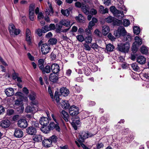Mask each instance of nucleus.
<instances>
[{
    "label": "nucleus",
    "mask_w": 149,
    "mask_h": 149,
    "mask_svg": "<svg viewBox=\"0 0 149 149\" xmlns=\"http://www.w3.org/2000/svg\"><path fill=\"white\" fill-rule=\"evenodd\" d=\"M130 47V43L128 42L120 43L118 44L117 49L119 51L126 53H127Z\"/></svg>",
    "instance_id": "obj_1"
},
{
    "label": "nucleus",
    "mask_w": 149,
    "mask_h": 149,
    "mask_svg": "<svg viewBox=\"0 0 149 149\" xmlns=\"http://www.w3.org/2000/svg\"><path fill=\"white\" fill-rule=\"evenodd\" d=\"M8 28L9 33L11 35H17L20 33V30L19 29H16L14 25L13 24H10Z\"/></svg>",
    "instance_id": "obj_2"
},
{
    "label": "nucleus",
    "mask_w": 149,
    "mask_h": 149,
    "mask_svg": "<svg viewBox=\"0 0 149 149\" xmlns=\"http://www.w3.org/2000/svg\"><path fill=\"white\" fill-rule=\"evenodd\" d=\"M71 124L75 130H77V125H79L80 122L77 116H72Z\"/></svg>",
    "instance_id": "obj_3"
},
{
    "label": "nucleus",
    "mask_w": 149,
    "mask_h": 149,
    "mask_svg": "<svg viewBox=\"0 0 149 149\" xmlns=\"http://www.w3.org/2000/svg\"><path fill=\"white\" fill-rule=\"evenodd\" d=\"M69 113L72 116H77L79 113L78 108L74 105L71 107L69 109Z\"/></svg>",
    "instance_id": "obj_4"
},
{
    "label": "nucleus",
    "mask_w": 149,
    "mask_h": 149,
    "mask_svg": "<svg viewBox=\"0 0 149 149\" xmlns=\"http://www.w3.org/2000/svg\"><path fill=\"white\" fill-rule=\"evenodd\" d=\"M29 99L31 101V103L32 104L37 105L38 104V102L36 99V93L34 92H31L29 94Z\"/></svg>",
    "instance_id": "obj_5"
},
{
    "label": "nucleus",
    "mask_w": 149,
    "mask_h": 149,
    "mask_svg": "<svg viewBox=\"0 0 149 149\" xmlns=\"http://www.w3.org/2000/svg\"><path fill=\"white\" fill-rule=\"evenodd\" d=\"M50 49L49 44L44 43L41 45V51L43 54H46L49 52Z\"/></svg>",
    "instance_id": "obj_6"
},
{
    "label": "nucleus",
    "mask_w": 149,
    "mask_h": 149,
    "mask_svg": "<svg viewBox=\"0 0 149 149\" xmlns=\"http://www.w3.org/2000/svg\"><path fill=\"white\" fill-rule=\"evenodd\" d=\"M105 21L108 23H112L114 25H118V22L117 21V19L115 18L112 16H109L105 18Z\"/></svg>",
    "instance_id": "obj_7"
},
{
    "label": "nucleus",
    "mask_w": 149,
    "mask_h": 149,
    "mask_svg": "<svg viewBox=\"0 0 149 149\" xmlns=\"http://www.w3.org/2000/svg\"><path fill=\"white\" fill-rule=\"evenodd\" d=\"M46 128H47L49 130V131L51 130L54 129H55L58 132H60L61 130L60 128L58 125V123H57L55 124L54 122L51 123L49 126L48 127H46Z\"/></svg>",
    "instance_id": "obj_8"
},
{
    "label": "nucleus",
    "mask_w": 149,
    "mask_h": 149,
    "mask_svg": "<svg viewBox=\"0 0 149 149\" xmlns=\"http://www.w3.org/2000/svg\"><path fill=\"white\" fill-rule=\"evenodd\" d=\"M49 120L46 117H42L40 119L39 122L40 124L43 127L48 125L49 123Z\"/></svg>",
    "instance_id": "obj_9"
},
{
    "label": "nucleus",
    "mask_w": 149,
    "mask_h": 149,
    "mask_svg": "<svg viewBox=\"0 0 149 149\" xmlns=\"http://www.w3.org/2000/svg\"><path fill=\"white\" fill-rule=\"evenodd\" d=\"M31 105L27 106L26 108L25 111L26 113H33L36 111V108L33 106V104L31 103Z\"/></svg>",
    "instance_id": "obj_10"
},
{
    "label": "nucleus",
    "mask_w": 149,
    "mask_h": 149,
    "mask_svg": "<svg viewBox=\"0 0 149 149\" xmlns=\"http://www.w3.org/2000/svg\"><path fill=\"white\" fill-rule=\"evenodd\" d=\"M88 138V132H82L79 137L78 141L79 142H83L85 139Z\"/></svg>",
    "instance_id": "obj_11"
},
{
    "label": "nucleus",
    "mask_w": 149,
    "mask_h": 149,
    "mask_svg": "<svg viewBox=\"0 0 149 149\" xmlns=\"http://www.w3.org/2000/svg\"><path fill=\"white\" fill-rule=\"evenodd\" d=\"M26 40L28 42L29 45H30L31 43V39L32 36L31 32L29 29H27L26 30Z\"/></svg>",
    "instance_id": "obj_12"
},
{
    "label": "nucleus",
    "mask_w": 149,
    "mask_h": 149,
    "mask_svg": "<svg viewBox=\"0 0 149 149\" xmlns=\"http://www.w3.org/2000/svg\"><path fill=\"white\" fill-rule=\"evenodd\" d=\"M51 70L53 73L57 74L60 71V68L59 65L56 63L52 64L51 67Z\"/></svg>",
    "instance_id": "obj_13"
},
{
    "label": "nucleus",
    "mask_w": 149,
    "mask_h": 149,
    "mask_svg": "<svg viewBox=\"0 0 149 149\" xmlns=\"http://www.w3.org/2000/svg\"><path fill=\"white\" fill-rule=\"evenodd\" d=\"M36 132V128L33 127H29L26 130V132L31 135L35 134Z\"/></svg>",
    "instance_id": "obj_14"
},
{
    "label": "nucleus",
    "mask_w": 149,
    "mask_h": 149,
    "mask_svg": "<svg viewBox=\"0 0 149 149\" xmlns=\"http://www.w3.org/2000/svg\"><path fill=\"white\" fill-rule=\"evenodd\" d=\"M82 12L86 15H88L90 13L89 6L85 4H83L81 7Z\"/></svg>",
    "instance_id": "obj_15"
},
{
    "label": "nucleus",
    "mask_w": 149,
    "mask_h": 149,
    "mask_svg": "<svg viewBox=\"0 0 149 149\" xmlns=\"http://www.w3.org/2000/svg\"><path fill=\"white\" fill-rule=\"evenodd\" d=\"M42 145L43 146L46 148H48L52 146V142L49 139H46L43 140Z\"/></svg>",
    "instance_id": "obj_16"
},
{
    "label": "nucleus",
    "mask_w": 149,
    "mask_h": 149,
    "mask_svg": "<svg viewBox=\"0 0 149 149\" xmlns=\"http://www.w3.org/2000/svg\"><path fill=\"white\" fill-rule=\"evenodd\" d=\"M10 125V122L9 120L6 119L2 120L1 123L0 125L3 128L8 127Z\"/></svg>",
    "instance_id": "obj_17"
},
{
    "label": "nucleus",
    "mask_w": 149,
    "mask_h": 149,
    "mask_svg": "<svg viewBox=\"0 0 149 149\" xmlns=\"http://www.w3.org/2000/svg\"><path fill=\"white\" fill-rule=\"evenodd\" d=\"M18 126L20 127L25 128L27 126V121L24 119H21L19 120L18 123Z\"/></svg>",
    "instance_id": "obj_18"
},
{
    "label": "nucleus",
    "mask_w": 149,
    "mask_h": 149,
    "mask_svg": "<svg viewBox=\"0 0 149 149\" xmlns=\"http://www.w3.org/2000/svg\"><path fill=\"white\" fill-rule=\"evenodd\" d=\"M14 135L16 137L20 138L23 136V133L21 130L19 128L16 129L15 130Z\"/></svg>",
    "instance_id": "obj_19"
},
{
    "label": "nucleus",
    "mask_w": 149,
    "mask_h": 149,
    "mask_svg": "<svg viewBox=\"0 0 149 149\" xmlns=\"http://www.w3.org/2000/svg\"><path fill=\"white\" fill-rule=\"evenodd\" d=\"M33 139L35 142H41L42 140L43 136L40 134L36 135L33 136Z\"/></svg>",
    "instance_id": "obj_20"
},
{
    "label": "nucleus",
    "mask_w": 149,
    "mask_h": 149,
    "mask_svg": "<svg viewBox=\"0 0 149 149\" xmlns=\"http://www.w3.org/2000/svg\"><path fill=\"white\" fill-rule=\"evenodd\" d=\"M6 95L8 96H10L13 95L14 93L13 89L11 88H7L5 91Z\"/></svg>",
    "instance_id": "obj_21"
},
{
    "label": "nucleus",
    "mask_w": 149,
    "mask_h": 149,
    "mask_svg": "<svg viewBox=\"0 0 149 149\" xmlns=\"http://www.w3.org/2000/svg\"><path fill=\"white\" fill-rule=\"evenodd\" d=\"M58 76L56 74L51 73L49 76V80L52 82H56L58 79Z\"/></svg>",
    "instance_id": "obj_22"
},
{
    "label": "nucleus",
    "mask_w": 149,
    "mask_h": 149,
    "mask_svg": "<svg viewBox=\"0 0 149 149\" xmlns=\"http://www.w3.org/2000/svg\"><path fill=\"white\" fill-rule=\"evenodd\" d=\"M43 74H48L51 72V68L50 66L47 65L41 70Z\"/></svg>",
    "instance_id": "obj_23"
},
{
    "label": "nucleus",
    "mask_w": 149,
    "mask_h": 149,
    "mask_svg": "<svg viewBox=\"0 0 149 149\" xmlns=\"http://www.w3.org/2000/svg\"><path fill=\"white\" fill-rule=\"evenodd\" d=\"M60 92L62 95L64 96H66L68 95L69 91L66 88L63 87L60 89Z\"/></svg>",
    "instance_id": "obj_24"
},
{
    "label": "nucleus",
    "mask_w": 149,
    "mask_h": 149,
    "mask_svg": "<svg viewBox=\"0 0 149 149\" xmlns=\"http://www.w3.org/2000/svg\"><path fill=\"white\" fill-rule=\"evenodd\" d=\"M146 61V58L143 56H140L137 58V61L141 64H144Z\"/></svg>",
    "instance_id": "obj_25"
},
{
    "label": "nucleus",
    "mask_w": 149,
    "mask_h": 149,
    "mask_svg": "<svg viewBox=\"0 0 149 149\" xmlns=\"http://www.w3.org/2000/svg\"><path fill=\"white\" fill-rule=\"evenodd\" d=\"M75 19L77 20L80 23H84L85 22V19L81 14H79L78 16L76 17Z\"/></svg>",
    "instance_id": "obj_26"
},
{
    "label": "nucleus",
    "mask_w": 149,
    "mask_h": 149,
    "mask_svg": "<svg viewBox=\"0 0 149 149\" xmlns=\"http://www.w3.org/2000/svg\"><path fill=\"white\" fill-rule=\"evenodd\" d=\"M61 115L66 122L68 121L69 119V115L65 111L62 110Z\"/></svg>",
    "instance_id": "obj_27"
},
{
    "label": "nucleus",
    "mask_w": 149,
    "mask_h": 149,
    "mask_svg": "<svg viewBox=\"0 0 149 149\" xmlns=\"http://www.w3.org/2000/svg\"><path fill=\"white\" fill-rule=\"evenodd\" d=\"M135 42L133 44L136 45H141L142 43L141 39L138 36H136L134 38Z\"/></svg>",
    "instance_id": "obj_28"
},
{
    "label": "nucleus",
    "mask_w": 149,
    "mask_h": 149,
    "mask_svg": "<svg viewBox=\"0 0 149 149\" xmlns=\"http://www.w3.org/2000/svg\"><path fill=\"white\" fill-rule=\"evenodd\" d=\"M109 27L106 25H104L102 26V32L104 35H106L109 31Z\"/></svg>",
    "instance_id": "obj_29"
},
{
    "label": "nucleus",
    "mask_w": 149,
    "mask_h": 149,
    "mask_svg": "<svg viewBox=\"0 0 149 149\" xmlns=\"http://www.w3.org/2000/svg\"><path fill=\"white\" fill-rule=\"evenodd\" d=\"M114 15L119 19H121L124 17V15L122 11L118 10V11H117L116 13H114Z\"/></svg>",
    "instance_id": "obj_30"
},
{
    "label": "nucleus",
    "mask_w": 149,
    "mask_h": 149,
    "mask_svg": "<svg viewBox=\"0 0 149 149\" xmlns=\"http://www.w3.org/2000/svg\"><path fill=\"white\" fill-rule=\"evenodd\" d=\"M61 107L63 108L66 109H68L69 106V104L68 101L66 100H64L61 103Z\"/></svg>",
    "instance_id": "obj_31"
},
{
    "label": "nucleus",
    "mask_w": 149,
    "mask_h": 149,
    "mask_svg": "<svg viewBox=\"0 0 149 149\" xmlns=\"http://www.w3.org/2000/svg\"><path fill=\"white\" fill-rule=\"evenodd\" d=\"M70 22L68 20L65 19L62 20L60 22V24L62 25H64L66 27L70 26Z\"/></svg>",
    "instance_id": "obj_32"
},
{
    "label": "nucleus",
    "mask_w": 149,
    "mask_h": 149,
    "mask_svg": "<svg viewBox=\"0 0 149 149\" xmlns=\"http://www.w3.org/2000/svg\"><path fill=\"white\" fill-rule=\"evenodd\" d=\"M122 39L124 41L129 42L131 40V36L129 34H126L123 36Z\"/></svg>",
    "instance_id": "obj_33"
},
{
    "label": "nucleus",
    "mask_w": 149,
    "mask_h": 149,
    "mask_svg": "<svg viewBox=\"0 0 149 149\" xmlns=\"http://www.w3.org/2000/svg\"><path fill=\"white\" fill-rule=\"evenodd\" d=\"M114 49V46L111 44H109L106 45V49L107 51L112 52Z\"/></svg>",
    "instance_id": "obj_34"
},
{
    "label": "nucleus",
    "mask_w": 149,
    "mask_h": 149,
    "mask_svg": "<svg viewBox=\"0 0 149 149\" xmlns=\"http://www.w3.org/2000/svg\"><path fill=\"white\" fill-rule=\"evenodd\" d=\"M44 61L42 59H40L38 61V65L41 70L44 68Z\"/></svg>",
    "instance_id": "obj_35"
},
{
    "label": "nucleus",
    "mask_w": 149,
    "mask_h": 149,
    "mask_svg": "<svg viewBox=\"0 0 149 149\" xmlns=\"http://www.w3.org/2000/svg\"><path fill=\"white\" fill-rule=\"evenodd\" d=\"M45 14L46 16H52L53 15L54 11L53 10H51L46 9L45 10Z\"/></svg>",
    "instance_id": "obj_36"
},
{
    "label": "nucleus",
    "mask_w": 149,
    "mask_h": 149,
    "mask_svg": "<svg viewBox=\"0 0 149 149\" xmlns=\"http://www.w3.org/2000/svg\"><path fill=\"white\" fill-rule=\"evenodd\" d=\"M141 51L143 54H147L148 52V48L144 46H142L141 49Z\"/></svg>",
    "instance_id": "obj_37"
},
{
    "label": "nucleus",
    "mask_w": 149,
    "mask_h": 149,
    "mask_svg": "<svg viewBox=\"0 0 149 149\" xmlns=\"http://www.w3.org/2000/svg\"><path fill=\"white\" fill-rule=\"evenodd\" d=\"M15 104L19 106H24L23 101L22 100L18 99H17L15 101Z\"/></svg>",
    "instance_id": "obj_38"
},
{
    "label": "nucleus",
    "mask_w": 149,
    "mask_h": 149,
    "mask_svg": "<svg viewBox=\"0 0 149 149\" xmlns=\"http://www.w3.org/2000/svg\"><path fill=\"white\" fill-rule=\"evenodd\" d=\"M118 29H120L119 32L121 33V36H123L124 35L126 34L127 32L123 27L120 26L119 27Z\"/></svg>",
    "instance_id": "obj_39"
},
{
    "label": "nucleus",
    "mask_w": 149,
    "mask_h": 149,
    "mask_svg": "<svg viewBox=\"0 0 149 149\" xmlns=\"http://www.w3.org/2000/svg\"><path fill=\"white\" fill-rule=\"evenodd\" d=\"M92 40V38L91 35L87 36L84 39V40L85 42L88 44L91 43Z\"/></svg>",
    "instance_id": "obj_40"
},
{
    "label": "nucleus",
    "mask_w": 149,
    "mask_h": 149,
    "mask_svg": "<svg viewBox=\"0 0 149 149\" xmlns=\"http://www.w3.org/2000/svg\"><path fill=\"white\" fill-rule=\"evenodd\" d=\"M61 12L63 15L67 17L70 14V11L68 9L61 10Z\"/></svg>",
    "instance_id": "obj_41"
},
{
    "label": "nucleus",
    "mask_w": 149,
    "mask_h": 149,
    "mask_svg": "<svg viewBox=\"0 0 149 149\" xmlns=\"http://www.w3.org/2000/svg\"><path fill=\"white\" fill-rule=\"evenodd\" d=\"M133 31L134 34L136 35H138L140 33V29L138 27L134 26L133 28Z\"/></svg>",
    "instance_id": "obj_42"
},
{
    "label": "nucleus",
    "mask_w": 149,
    "mask_h": 149,
    "mask_svg": "<svg viewBox=\"0 0 149 149\" xmlns=\"http://www.w3.org/2000/svg\"><path fill=\"white\" fill-rule=\"evenodd\" d=\"M34 12H29V17L31 20L33 21L34 19Z\"/></svg>",
    "instance_id": "obj_43"
},
{
    "label": "nucleus",
    "mask_w": 149,
    "mask_h": 149,
    "mask_svg": "<svg viewBox=\"0 0 149 149\" xmlns=\"http://www.w3.org/2000/svg\"><path fill=\"white\" fill-rule=\"evenodd\" d=\"M24 109V106H19L17 108V110L18 113H21L23 112Z\"/></svg>",
    "instance_id": "obj_44"
},
{
    "label": "nucleus",
    "mask_w": 149,
    "mask_h": 149,
    "mask_svg": "<svg viewBox=\"0 0 149 149\" xmlns=\"http://www.w3.org/2000/svg\"><path fill=\"white\" fill-rule=\"evenodd\" d=\"M57 40L56 38H53L50 39L48 42L49 43L51 44L52 45H53L56 44L57 42Z\"/></svg>",
    "instance_id": "obj_45"
},
{
    "label": "nucleus",
    "mask_w": 149,
    "mask_h": 149,
    "mask_svg": "<svg viewBox=\"0 0 149 149\" xmlns=\"http://www.w3.org/2000/svg\"><path fill=\"white\" fill-rule=\"evenodd\" d=\"M49 139L51 140L52 143H56L57 141V137L55 135H53L49 138Z\"/></svg>",
    "instance_id": "obj_46"
},
{
    "label": "nucleus",
    "mask_w": 149,
    "mask_h": 149,
    "mask_svg": "<svg viewBox=\"0 0 149 149\" xmlns=\"http://www.w3.org/2000/svg\"><path fill=\"white\" fill-rule=\"evenodd\" d=\"M131 66L133 70L135 71H137L139 69V67L136 63H133L131 65Z\"/></svg>",
    "instance_id": "obj_47"
},
{
    "label": "nucleus",
    "mask_w": 149,
    "mask_h": 149,
    "mask_svg": "<svg viewBox=\"0 0 149 149\" xmlns=\"http://www.w3.org/2000/svg\"><path fill=\"white\" fill-rule=\"evenodd\" d=\"M35 4L33 3L30 5L29 6V12H34Z\"/></svg>",
    "instance_id": "obj_48"
},
{
    "label": "nucleus",
    "mask_w": 149,
    "mask_h": 149,
    "mask_svg": "<svg viewBox=\"0 0 149 149\" xmlns=\"http://www.w3.org/2000/svg\"><path fill=\"white\" fill-rule=\"evenodd\" d=\"M120 30V29H118L117 30L114 31V34L116 37H118L121 36V33L119 32Z\"/></svg>",
    "instance_id": "obj_49"
},
{
    "label": "nucleus",
    "mask_w": 149,
    "mask_h": 149,
    "mask_svg": "<svg viewBox=\"0 0 149 149\" xmlns=\"http://www.w3.org/2000/svg\"><path fill=\"white\" fill-rule=\"evenodd\" d=\"M50 28L47 26H45L42 28V31L43 33H45L50 30Z\"/></svg>",
    "instance_id": "obj_50"
},
{
    "label": "nucleus",
    "mask_w": 149,
    "mask_h": 149,
    "mask_svg": "<svg viewBox=\"0 0 149 149\" xmlns=\"http://www.w3.org/2000/svg\"><path fill=\"white\" fill-rule=\"evenodd\" d=\"M143 75L144 77V79L145 80H149V74L148 72L143 73Z\"/></svg>",
    "instance_id": "obj_51"
},
{
    "label": "nucleus",
    "mask_w": 149,
    "mask_h": 149,
    "mask_svg": "<svg viewBox=\"0 0 149 149\" xmlns=\"http://www.w3.org/2000/svg\"><path fill=\"white\" fill-rule=\"evenodd\" d=\"M91 48L94 50H95L96 49H98L99 47L98 45L96 43H94L92 44L91 45Z\"/></svg>",
    "instance_id": "obj_52"
},
{
    "label": "nucleus",
    "mask_w": 149,
    "mask_h": 149,
    "mask_svg": "<svg viewBox=\"0 0 149 149\" xmlns=\"http://www.w3.org/2000/svg\"><path fill=\"white\" fill-rule=\"evenodd\" d=\"M54 99L57 103H58L60 101V98L58 95V93L56 92L54 95Z\"/></svg>",
    "instance_id": "obj_53"
},
{
    "label": "nucleus",
    "mask_w": 149,
    "mask_h": 149,
    "mask_svg": "<svg viewBox=\"0 0 149 149\" xmlns=\"http://www.w3.org/2000/svg\"><path fill=\"white\" fill-rule=\"evenodd\" d=\"M77 39L79 41L82 42L84 40V38L83 36L81 35H79L76 37Z\"/></svg>",
    "instance_id": "obj_54"
},
{
    "label": "nucleus",
    "mask_w": 149,
    "mask_h": 149,
    "mask_svg": "<svg viewBox=\"0 0 149 149\" xmlns=\"http://www.w3.org/2000/svg\"><path fill=\"white\" fill-rule=\"evenodd\" d=\"M130 24V21L126 19L123 20V25L125 26H127Z\"/></svg>",
    "instance_id": "obj_55"
},
{
    "label": "nucleus",
    "mask_w": 149,
    "mask_h": 149,
    "mask_svg": "<svg viewBox=\"0 0 149 149\" xmlns=\"http://www.w3.org/2000/svg\"><path fill=\"white\" fill-rule=\"evenodd\" d=\"M14 113V111L13 109H9L7 111V114L9 116L12 115Z\"/></svg>",
    "instance_id": "obj_56"
},
{
    "label": "nucleus",
    "mask_w": 149,
    "mask_h": 149,
    "mask_svg": "<svg viewBox=\"0 0 149 149\" xmlns=\"http://www.w3.org/2000/svg\"><path fill=\"white\" fill-rule=\"evenodd\" d=\"M110 11L114 15V13H116L117 11H118V10L116 9L114 6H111L110 8Z\"/></svg>",
    "instance_id": "obj_57"
},
{
    "label": "nucleus",
    "mask_w": 149,
    "mask_h": 149,
    "mask_svg": "<svg viewBox=\"0 0 149 149\" xmlns=\"http://www.w3.org/2000/svg\"><path fill=\"white\" fill-rule=\"evenodd\" d=\"M82 4L79 1H77L75 3V6L76 7L80 8L81 7Z\"/></svg>",
    "instance_id": "obj_58"
},
{
    "label": "nucleus",
    "mask_w": 149,
    "mask_h": 149,
    "mask_svg": "<svg viewBox=\"0 0 149 149\" xmlns=\"http://www.w3.org/2000/svg\"><path fill=\"white\" fill-rule=\"evenodd\" d=\"M14 73H13L12 75L13 79L16 80V79L18 77V74L16 72H15L14 70Z\"/></svg>",
    "instance_id": "obj_59"
},
{
    "label": "nucleus",
    "mask_w": 149,
    "mask_h": 149,
    "mask_svg": "<svg viewBox=\"0 0 149 149\" xmlns=\"http://www.w3.org/2000/svg\"><path fill=\"white\" fill-rule=\"evenodd\" d=\"M44 18V15L42 12L39 13L38 16V18L39 19H43Z\"/></svg>",
    "instance_id": "obj_60"
},
{
    "label": "nucleus",
    "mask_w": 149,
    "mask_h": 149,
    "mask_svg": "<svg viewBox=\"0 0 149 149\" xmlns=\"http://www.w3.org/2000/svg\"><path fill=\"white\" fill-rule=\"evenodd\" d=\"M46 128V127L45 128L44 127H43L41 129V131L45 134L48 133L49 131L48 129L47 130V128Z\"/></svg>",
    "instance_id": "obj_61"
},
{
    "label": "nucleus",
    "mask_w": 149,
    "mask_h": 149,
    "mask_svg": "<svg viewBox=\"0 0 149 149\" xmlns=\"http://www.w3.org/2000/svg\"><path fill=\"white\" fill-rule=\"evenodd\" d=\"M37 33L38 35L39 36H41L42 35V33H43L42 31V29H38L37 31Z\"/></svg>",
    "instance_id": "obj_62"
},
{
    "label": "nucleus",
    "mask_w": 149,
    "mask_h": 149,
    "mask_svg": "<svg viewBox=\"0 0 149 149\" xmlns=\"http://www.w3.org/2000/svg\"><path fill=\"white\" fill-rule=\"evenodd\" d=\"M84 47L85 49L89 51L91 49V47L87 44H85L84 45Z\"/></svg>",
    "instance_id": "obj_63"
},
{
    "label": "nucleus",
    "mask_w": 149,
    "mask_h": 149,
    "mask_svg": "<svg viewBox=\"0 0 149 149\" xmlns=\"http://www.w3.org/2000/svg\"><path fill=\"white\" fill-rule=\"evenodd\" d=\"M136 45H133V44L132 47V51L134 52H135L137 51V48L136 47Z\"/></svg>",
    "instance_id": "obj_64"
}]
</instances>
